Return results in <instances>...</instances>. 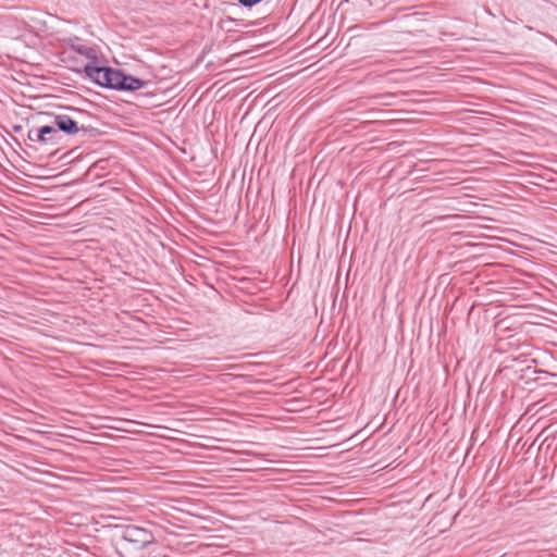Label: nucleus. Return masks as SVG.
I'll use <instances>...</instances> for the list:
<instances>
[{"instance_id": "2", "label": "nucleus", "mask_w": 557, "mask_h": 557, "mask_svg": "<svg viewBox=\"0 0 557 557\" xmlns=\"http://www.w3.org/2000/svg\"><path fill=\"white\" fill-rule=\"evenodd\" d=\"M121 547L126 549L131 545L134 549L141 550L153 542V535L146 529L136 525H127L122 533Z\"/></svg>"}, {"instance_id": "7", "label": "nucleus", "mask_w": 557, "mask_h": 557, "mask_svg": "<svg viewBox=\"0 0 557 557\" xmlns=\"http://www.w3.org/2000/svg\"><path fill=\"white\" fill-rule=\"evenodd\" d=\"M262 0H238L239 4L246 8L253 7L261 2Z\"/></svg>"}, {"instance_id": "1", "label": "nucleus", "mask_w": 557, "mask_h": 557, "mask_svg": "<svg viewBox=\"0 0 557 557\" xmlns=\"http://www.w3.org/2000/svg\"><path fill=\"white\" fill-rule=\"evenodd\" d=\"M84 71L91 82L110 89L134 91L146 84L143 79L126 75L120 70L98 66L96 63H87Z\"/></svg>"}, {"instance_id": "6", "label": "nucleus", "mask_w": 557, "mask_h": 557, "mask_svg": "<svg viewBox=\"0 0 557 557\" xmlns=\"http://www.w3.org/2000/svg\"><path fill=\"white\" fill-rule=\"evenodd\" d=\"M374 98L379 100L380 104L392 106L393 100L396 98V96L394 94L386 92V94L377 95Z\"/></svg>"}, {"instance_id": "4", "label": "nucleus", "mask_w": 557, "mask_h": 557, "mask_svg": "<svg viewBox=\"0 0 557 557\" xmlns=\"http://www.w3.org/2000/svg\"><path fill=\"white\" fill-rule=\"evenodd\" d=\"M65 44L70 49L78 54L87 58L89 63H97L98 51L95 47L86 45L79 37L72 36L65 39Z\"/></svg>"}, {"instance_id": "3", "label": "nucleus", "mask_w": 557, "mask_h": 557, "mask_svg": "<svg viewBox=\"0 0 557 557\" xmlns=\"http://www.w3.org/2000/svg\"><path fill=\"white\" fill-rule=\"evenodd\" d=\"M27 138L40 145L55 146L60 143L62 136L59 129L51 123L49 125L32 127L27 133Z\"/></svg>"}, {"instance_id": "5", "label": "nucleus", "mask_w": 557, "mask_h": 557, "mask_svg": "<svg viewBox=\"0 0 557 557\" xmlns=\"http://www.w3.org/2000/svg\"><path fill=\"white\" fill-rule=\"evenodd\" d=\"M51 123L57 127V129H59V133L63 132L67 135H75L78 133V125H77L76 121H74L67 114L52 115Z\"/></svg>"}]
</instances>
